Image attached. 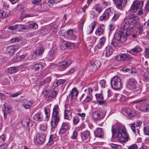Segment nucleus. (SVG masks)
Returning <instances> with one entry per match:
<instances>
[{
    "label": "nucleus",
    "instance_id": "nucleus-1",
    "mask_svg": "<svg viewBox=\"0 0 149 149\" xmlns=\"http://www.w3.org/2000/svg\"><path fill=\"white\" fill-rule=\"evenodd\" d=\"M111 131L112 138H118L119 141L122 143L128 141L129 135L123 126L118 127V128L116 129L114 128L113 126H112Z\"/></svg>",
    "mask_w": 149,
    "mask_h": 149
},
{
    "label": "nucleus",
    "instance_id": "nucleus-2",
    "mask_svg": "<svg viewBox=\"0 0 149 149\" xmlns=\"http://www.w3.org/2000/svg\"><path fill=\"white\" fill-rule=\"evenodd\" d=\"M133 31L131 30H130L124 27L122 29L118 32L116 33L114 37L117 41L120 42H123L127 40V37L130 35Z\"/></svg>",
    "mask_w": 149,
    "mask_h": 149
},
{
    "label": "nucleus",
    "instance_id": "nucleus-3",
    "mask_svg": "<svg viewBox=\"0 0 149 149\" xmlns=\"http://www.w3.org/2000/svg\"><path fill=\"white\" fill-rule=\"evenodd\" d=\"M139 19L137 16L134 14L129 15L123 21L124 27L132 31V29L135 24V23L133 24V21Z\"/></svg>",
    "mask_w": 149,
    "mask_h": 149
},
{
    "label": "nucleus",
    "instance_id": "nucleus-4",
    "mask_svg": "<svg viewBox=\"0 0 149 149\" xmlns=\"http://www.w3.org/2000/svg\"><path fill=\"white\" fill-rule=\"evenodd\" d=\"M60 115L59 112V108L58 105H55L53 109L52 119L51 122L52 130L55 127L60 120Z\"/></svg>",
    "mask_w": 149,
    "mask_h": 149
},
{
    "label": "nucleus",
    "instance_id": "nucleus-5",
    "mask_svg": "<svg viewBox=\"0 0 149 149\" xmlns=\"http://www.w3.org/2000/svg\"><path fill=\"white\" fill-rule=\"evenodd\" d=\"M112 87L114 89L118 90L122 88V82L118 77L115 76L111 80Z\"/></svg>",
    "mask_w": 149,
    "mask_h": 149
},
{
    "label": "nucleus",
    "instance_id": "nucleus-6",
    "mask_svg": "<svg viewBox=\"0 0 149 149\" xmlns=\"http://www.w3.org/2000/svg\"><path fill=\"white\" fill-rule=\"evenodd\" d=\"M49 89L45 88L43 89L42 92L45 99L48 101L50 100L53 98H55L57 94L56 91H52L49 92Z\"/></svg>",
    "mask_w": 149,
    "mask_h": 149
},
{
    "label": "nucleus",
    "instance_id": "nucleus-7",
    "mask_svg": "<svg viewBox=\"0 0 149 149\" xmlns=\"http://www.w3.org/2000/svg\"><path fill=\"white\" fill-rule=\"evenodd\" d=\"M142 123L139 120H137L136 122H134L130 125L131 129L133 132L136 135H140V130L138 128V127L141 125Z\"/></svg>",
    "mask_w": 149,
    "mask_h": 149
},
{
    "label": "nucleus",
    "instance_id": "nucleus-8",
    "mask_svg": "<svg viewBox=\"0 0 149 149\" xmlns=\"http://www.w3.org/2000/svg\"><path fill=\"white\" fill-rule=\"evenodd\" d=\"M143 4V3L142 2L135 0L134 1L131 6L130 9V10L132 12L135 13L138 9H140Z\"/></svg>",
    "mask_w": 149,
    "mask_h": 149
},
{
    "label": "nucleus",
    "instance_id": "nucleus-9",
    "mask_svg": "<svg viewBox=\"0 0 149 149\" xmlns=\"http://www.w3.org/2000/svg\"><path fill=\"white\" fill-rule=\"evenodd\" d=\"M71 63V60L68 59L66 61L59 62L57 64V65L60 70L63 71L69 66Z\"/></svg>",
    "mask_w": 149,
    "mask_h": 149
},
{
    "label": "nucleus",
    "instance_id": "nucleus-10",
    "mask_svg": "<svg viewBox=\"0 0 149 149\" xmlns=\"http://www.w3.org/2000/svg\"><path fill=\"white\" fill-rule=\"evenodd\" d=\"M137 82L135 79L131 78L128 80L127 82V86L128 88L132 90H135L136 89Z\"/></svg>",
    "mask_w": 149,
    "mask_h": 149
},
{
    "label": "nucleus",
    "instance_id": "nucleus-11",
    "mask_svg": "<svg viewBox=\"0 0 149 149\" xmlns=\"http://www.w3.org/2000/svg\"><path fill=\"white\" fill-rule=\"evenodd\" d=\"M36 142L40 144H42L45 140V134L38 133L36 134Z\"/></svg>",
    "mask_w": 149,
    "mask_h": 149
},
{
    "label": "nucleus",
    "instance_id": "nucleus-12",
    "mask_svg": "<svg viewBox=\"0 0 149 149\" xmlns=\"http://www.w3.org/2000/svg\"><path fill=\"white\" fill-rule=\"evenodd\" d=\"M110 9H107L104 12L103 15L99 18V19L101 21L107 20L110 19Z\"/></svg>",
    "mask_w": 149,
    "mask_h": 149
},
{
    "label": "nucleus",
    "instance_id": "nucleus-13",
    "mask_svg": "<svg viewBox=\"0 0 149 149\" xmlns=\"http://www.w3.org/2000/svg\"><path fill=\"white\" fill-rule=\"evenodd\" d=\"M128 0H116L115 4L118 9H121L126 4Z\"/></svg>",
    "mask_w": 149,
    "mask_h": 149
},
{
    "label": "nucleus",
    "instance_id": "nucleus-14",
    "mask_svg": "<svg viewBox=\"0 0 149 149\" xmlns=\"http://www.w3.org/2000/svg\"><path fill=\"white\" fill-rule=\"evenodd\" d=\"M92 91L93 89L89 87L87 89V93H86V99L83 101L84 102H88L92 100L93 97L91 94Z\"/></svg>",
    "mask_w": 149,
    "mask_h": 149
},
{
    "label": "nucleus",
    "instance_id": "nucleus-15",
    "mask_svg": "<svg viewBox=\"0 0 149 149\" xmlns=\"http://www.w3.org/2000/svg\"><path fill=\"white\" fill-rule=\"evenodd\" d=\"M17 46L11 45L8 46L7 48V52L10 55H13L15 52L18 49Z\"/></svg>",
    "mask_w": 149,
    "mask_h": 149
},
{
    "label": "nucleus",
    "instance_id": "nucleus-16",
    "mask_svg": "<svg viewBox=\"0 0 149 149\" xmlns=\"http://www.w3.org/2000/svg\"><path fill=\"white\" fill-rule=\"evenodd\" d=\"M120 15L119 13L115 12H112L110 9V19L112 21L115 22L117 20Z\"/></svg>",
    "mask_w": 149,
    "mask_h": 149
},
{
    "label": "nucleus",
    "instance_id": "nucleus-17",
    "mask_svg": "<svg viewBox=\"0 0 149 149\" xmlns=\"http://www.w3.org/2000/svg\"><path fill=\"white\" fill-rule=\"evenodd\" d=\"M78 94V91L76 88H74L70 91V93L68 97L71 99H74L76 98Z\"/></svg>",
    "mask_w": 149,
    "mask_h": 149
},
{
    "label": "nucleus",
    "instance_id": "nucleus-18",
    "mask_svg": "<svg viewBox=\"0 0 149 149\" xmlns=\"http://www.w3.org/2000/svg\"><path fill=\"white\" fill-rule=\"evenodd\" d=\"M68 129V124L67 123H63L62 125L61 128L59 131V134H63L66 132Z\"/></svg>",
    "mask_w": 149,
    "mask_h": 149
},
{
    "label": "nucleus",
    "instance_id": "nucleus-19",
    "mask_svg": "<svg viewBox=\"0 0 149 149\" xmlns=\"http://www.w3.org/2000/svg\"><path fill=\"white\" fill-rule=\"evenodd\" d=\"M10 13V11L6 9L4 10L0 11V18H4L8 17Z\"/></svg>",
    "mask_w": 149,
    "mask_h": 149
},
{
    "label": "nucleus",
    "instance_id": "nucleus-20",
    "mask_svg": "<svg viewBox=\"0 0 149 149\" xmlns=\"http://www.w3.org/2000/svg\"><path fill=\"white\" fill-rule=\"evenodd\" d=\"M142 50L141 48L139 46H136L133 49L130 50L129 52L132 54H135L140 53Z\"/></svg>",
    "mask_w": 149,
    "mask_h": 149
},
{
    "label": "nucleus",
    "instance_id": "nucleus-21",
    "mask_svg": "<svg viewBox=\"0 0 149 149\" xmlns=\"http://www.w3.org/2000/svg\"><path fill=\"white\" fill-rule=\"evenodd\" d=\"M125 113L129 117H133L135 115V113L134 109H133L127 108L125 111Z\"/></svg>",
    "mask_w": 149,
    "mask_h": 149
},
{
    "label": "nucleus",
    "instance_id": "nucleus-22",
    "mask_svg": "<svg viewBox=\"0 0 149 149\" xmlns=\"http://www.w3.org/2000/svg\"><path fill=\"white\" fill-rule=\"evenodd\" d=\"M33 118L34 120L37 122L41 121L43 120V116L40 112H38L35 114Z\"/></svg>",
    "mask_w": 149,
    "mask_h": 149
},
{
    "label": "nucleus",
    "instance_id": "nucleus-23",
    "mask_svg": "<svg viewBox=\"0 0 149 149\" xmlns=\"http://www.w3.org/2000/svg\"><path fill=\"white\" fill-rule=\"evenodd\" d=\"M104 27L103 24L100 25L96 29L95 31V34L97 36H100L104 32Z\"/></svg>",
    "mask_w": 149,
    "mask_h": 149
},
{
    "label": "nucleus",
    "instance_id": "nucleus-24",
    "mask_svg": "<svg viewBox=\"0 0 149 149\" xmlns=\"http://www.w3.org/2000/svg\"><path fill=\"white\" fill-rule=\"evenodd\" d=\"M33 104V103L32 101H28L25 102L22 104V106L26 109H30Z\"/></svg>",
    "mask_w": 149,
    "mask_h": 149
},
{
    "label": "nucleus",
    "instance_id": "nucleus-25",
    "mask_svg": "<svg viewBox=\"0 0 149 149\" xmlns=\"http://www.w3.org/2000/svg\"><path fill=\"white\" fill-rule=\"evenodd\" d=\"M101 64L99 61H95L93 63L91 64V66L93 67V70L95 71L99 68Z\"/></svg>",
    "mask_w": 149,
    "mask_h": 149
},
{
    "label": "nucleus",
    "instance_id": "nucleus-26",
    "mask_svg": "<svg viewBox=\"0 0 149 149\" xmlns=\"http://www.w3.org/2000/svg\"><path fill=\"white\" fill-rule=\"evenodd\" d=\"M95 134L96 136L101 138L103 136L104 132L101 128H97L95 132Z\"/></svg>",
    "mask_w": 149,
    "mask_h": 149
},
{
    "label": "nucleus",
    "instance_id": "nucleus-27",
    "mask_svg": "<svg viewBox=\"0 0 149 149\" xmlns=\"http://www.w3.org/2000/svg\"><path fill=\"white\" fill-rule=\"evenodd\" d=\"M67 34L68 37L72 40H75L77 38L74 33H73V30L72 29L68 30L67 32Z\"/></svg>",
    "mask_w": 149,
    "mask_h": 149
},
{
    "label": "nucleus",
    "instance_id": "nucleus-28",
    "mask_svg": "<svg viewBox=\"0 0 149 149\" xmlns=\"http://www.w3.org/2000/svg\"><path fill=\"white\" fill-rule=\"evenodd\" d=\"M106 41V39L104 37L100 38L99 42L97 44V47L98 49L101 48L104 45Z\"/></svg>",
    "mask_w": 149,
    "mask_h": 149
},
{
    "label": "nucleus",
    "instance_id": "nucleus-29",
    "mask_svg": "<svg viewBox=\"0 0 149 149\" xmlns=\"http://www.w3.org/2000/svg\"><path fill=\"white\" fill-rule=\"evenodd\" d=\"M139 110L142 111H149V104H141L140 106Z\"/></svg>",
    "mask_w": 149,
    "mask_h": 149
},
{
    "label": "nucleus",
    "instance_id": "nucleus-30",
    "mask_svg": "<svg viewBox=\"0 0 149 149\" xmlns=\"http://www.w3.org/2000/svg\"><path fill=\"white\" fill-rule=\"evenodd\" d=\"M106 56L109 57L113 53L112 48L111 47H108L106 48Z\"/></svg>",
    "mask_w": 149,
    "mask_h": 149
},
{
    "label": "nucleus",
    "instance_id": "nucleus-31",
    "mask_svg": "<svg viewBox=\"0 0 149 149\" xmlns=\"http://www.w3.org/2000/svg\"><path fill=\"white\" fill-rule=\"evenodd\" d=\"M11 106H4L3 109V113L5 114H8L11 111Z\"/></svg>",
    "mask_w": 149,
    "mask_h": 149
},
{
    "label": "nucleus",
    "instance_id": "nucleus-32",
    "mask_svg": "<svg viewBox=\"0 0 149 149\" xmlns=\"http://www.w3.org/2000/svg\"><path fill=\"white\" fill-rule=\"evenodd\" d=\"M81 134L82 136L85 139H89L90 138V133L88 131H86L83 132Z\"/></svg>",
    "mask_w": 149,
    "mask_h": 149
},
{
    "label": "nucleus",
    "instance_id": "nucleus-33",
    "mask_svg": "<svg viewBox=\"0 0 149 149\" xmlns=\"http://www.w3.org/2000/svg\"><path fill=\"white\" fill-rule=\"evenodd\" d=\"M100 114V113L98 111L93 112L92 114L93 119L97 120L100 119L101 118Z\"/></svg>",
    "mask_w": 149,
    "mask_h": 149
},
{
    "label": "nucleus",
    "instance_id": "nucleus-34",
    "mask_svg": "<svg viewBox=\"0 0 149 149\" xmlns=\"http://www.w3.org/2000/svg\"><path fill=\"white\" fill-rule=\"evenodd\" d=\"M71 112L69 111H65L64 112V118L66 119L70 120L71 118Z\"/></svg>",
    "mask_w": 149,
    "mask_h": 149
},
{
    "label": "nucleus",
    "instance_id": "nucleus-35",
    "mask_svg": "<svg viewBox=\"0 0 149 149\" xmlns=\"http://www.w3.org/2000/svg\"><path fill=\"white\" fill-rule=\"evenodd\" d=\"M33 67L35 69V70H42L43 68V65L41 64L37 63L33 64Z\"/></svg>",
    "mask_w": 149,
    "mask_h": 149
},
{
    "label": "nucleus",
    "instance_id": "nucleus-36",
    "mask_svg": "<svg viewBox=\"0 0 149 149\" xmlns=\"http://www.w3.org/2000/svg\"><path fill=\"white\" fill-rule=\"evenodd\" d=\"M18 70L17 67H11L8 69V71L9 73H14L17 72Z\"/></svg>",
    "mask_w": 149,
    "mask_h": 149
},
{
    "label": "nucleus",
    "instance_id": "nucleus-37",
    "mask_svg": "<svg viewBox=\"0 0 149 149\" xmlns=\"http://www.w3.org/2000/svg\"><path fill=\"white\" fill-rule=\"evenodd\" d=\"M66 48L67 49H72L74 48V44L69 42L65 43Z\"/></svg>",
    "mask_w": 149,
    "mask_h": 149
},
{
    "label": "nucleus",
    "instance_id": "nucleus-38",
    "mask_svg": "<svg viewBox=\"0 0 149 149\" xmlns=\"http://www.w3.org/2000/svg\"><path fill=\"white\" fill-rule=\"evenodd\" d=\"M122 61H128L130 59V56L127 54H121Z\"/></svg>",
    "mask_w": 149,
    "mask_h": 149
},
{
    "label": "nucleus",
    "instance_id": "nucleus-39",
    "mask_svg": "<svg viewBox=\"0 0 149 149\" xmlns=\"http://www.w3.org/2000/svg\"><path fill=\"white\" fill-rule=\"evenodd\" d=\"M46 4H40V6L39 8H40L39 10L41 12H44L47 10L46 8Z\"/></svg>",
    "mask_w": 149,
    "mask_h": 149
},
{
    "label": "nucleus",
    "instance_id": "nucleus-40",
    "mask_svg": "<svg viewBox=\"0 0 149 149\" xmlns=\"http://www.w3.org/2000/svg\"><path fill=\"white\" fill-rule=\"evenodd\" d=\"M11 42H19L20 43L22 42V40L21 39L19 38H13L10 40Z\"/></svg>",
    "mask_w": 149,
    "mask_h": 149
},
{
    "label": "nucleus",
    "instance_id": "nucleus-41",
    "mask_svg": "<svg viewBox=\"0 0 149 149\" xmlns=\"http://www.w3.org/2000/svg\"><path fill=\"white\" fill-rule=\"evenodd\" d=\"M97 100L98 101L103 99V97L101 93H97L95 95Z\"/></svg>",
    "mask_w": 149,
    "mask_h": 149
},
{
    "label": "nucleus",
    "instance_id": "nucleus-42",
    "mask_svg": "<svg viewBox=\"0 0 149 149\" xmlns=\"http://www.w3.org/2000/svg\"><path fill=\"white\" fill-rule=\"evenodd\" d=\"M109 145L111 148L115 149H120L121 147V146L120 145L113 143L110 144Z\"/></svg>",
    "mask_w": 149,
    "mask_h": 149
},
{
    "label": "nucleus",
    "instance_id": "nucleus-43",
    "mask_svg": "<svg viewBox=\"0 0 149 149\" xmlns=\"http://www.w3.org/2000/svg\"><path fill=\"white\" fill-rule=\"evenodd\" d=\"M66 80L65 79H60L56 81V84L57 85H60L65 82Z\"/></svg>",
    "mask_w": 149,
    "mask_h": 149
},
{
    "label": "nucleus",
    "instance_id": "nucleus-44",
    "mask_svg": "<svg viewBox=\"0 0 149 149\" xmlns=\"http://www.w3.org/2000/svg\"><path fill=\"white\" fill-rule=\"evenodd\" d=\"M143 130L145 134L147 135H149V126L145 127Z\"/></svg>",
    "mask_w": 149,
    "mask_h": 149
},
{
    "label": "nucleus",
    "instance_id": "nucleus-45",
    "mask_svg": "<svg viewBox=\"0 0 149 149\" xmlns=\"http://www.w3.org/2000/svg\"><path fill=\"white\" fill-rule=\"evenodd\" d=\"M16 29H18L19 31L23 29H26V28L24 27V25L22 24H16Z\"/></svg>",
    "mask_w": 149,
    "mask_h": 149
},
{
    "label": "nucleus",
    "instance_id": "nucleus-46",
    "mask_svg": "<svg viewBox=\"0 0 149 149\" xmlns=\"http://www.w3.org/2000/svg\"><path fill=\"white\" fill-rule=\"evenodd\" d=\"M40 129L41 130H46L47 129V125L46 123L41 125L40 126Z\"/></svg>",
    "mask_w": 149,
    "mask_h": 149
},
{
    "label": "nucleus",
    "instance_id": "nucleus-47",
    "mask_svg": "<svg viewBox=\"0 0 149 149\" xmlns=\"http://www.w3.org/2000/svg\"><path fill=\"white\" fill-rule=\"evenodd\" d=\"M79 121V119L77 116H75L73 117V122L74 125L77 124Z\"/></svg>",
    "mask_w": 149,
    "mask_h": 149
},
{
    "label": "nucleus",
    "instance_id": "nucleus-48",
    "mask_svg": "<svg viewBox=\"0 0 149 149\" xmlns=\"http://www.w3.org/2000/svg\"><path fill=\"white\" fill-rule=\"evenodd\" d=\"M78 136V132L77 131H74L72 135L71 136V138L72 139H76Z\"/></svg>",
    "mask_w": 149,
    "mask_h": 149
},
{
    "label": "nucleus",
    "instance_id": "nucleus-49",
    "mask_svg": "<svg viewBox=\"0 0 149 149\" xmlns=\"http://www.w3.org/2000/svg\"><path fill=\"white\" fill-rule=\"evenodd\" d=\"M29 28L36 29L38 28V25L35 23L31 24L29 25Z\"/></svg>",
    "mask_w": 149,
    "mask_h": 149
},
{
    "label": "nucleus",
    "instance_id": "nucleus-50",
    "mask_svg": "<svg viewBox=\"0 0 149 149\" xmlns=\"http://www.w3.org/2000/svg\"><path fill=\"white\" fill-rule=\"evenodd\" d=\"M138 146L136 144H134L130 146L128 148V149H137Z\"/></svg>",
    "mask_w": 149,
    "mask_h": 149
},
{
    "label": "nucleus",
    "instance_id": "nucleus-51",
    "mask_svg": "<svg viewBox=\"0 0 149 149\" xmlns=\"http://www.w3.org/2000/svg\"><path fill=\"white\" fill-rule=\"evenodd\" d=\"M119 97L120 98V101L121 102H124L126 99L125 96L123 95H120Z\"/></svg>",
    "mask_w": 149,
    "mask_h": 149
},
{
    "label": "nucleus",
    "instance_id": "nucleus-52",
    "mask_svg": "<svg viewBox=\"0 0 149 149\" xmlns=\"http://www.w3.org/2000/svg\"><path fill=\"white\" fill-rule=\"evenodd\" d=\"M96 25V24L95 22H93L92 23V26L91 27V31L89 32V33L91 34L93 32V30L95 27Z\"/></svg>",
    "mask_w": 149,
    "mask_h": 149
},
{
    "label": "nucleus",
    "instance_id": "nucleus-53",
    "mask_svg": "<svg viewBox=\"0 0 149 149\" xmlns=\"http://www.w3.org/2000/svg\"><path fill=\"white\" fill-rule=\"evenodd\" d=\"M8 147V144L7 143L2 144L0 146V149H6Z\"/></svg>",
    "mask_w": 149,
    "mask_h": 149
},
{
    "label": "nucleus",
    "instance_id": "nucleus-54",
    "mask_svg": "<svg viewBox=\"0 0 149 149\" xmlns=\"http://www.w3.org/2000/svg\"><path fill=\"white\" fill-rule=\"evenodd\" d=\"M75 70L74 68H72L70 70L68 71L66 73V74L67 75L73 73L75 71Z\"/></svg>",
    "mask_w": 149,
    "mask_h": 149
},
{
    "label": "nucleus",
    "instance_id": "nucleus-55",
    "mask_svg": "<svg viewBox=\"0 0 149 149\" xmlns=\"http://www.w3.org/2000/svg\"><path fill=\"white\" fill-rule=\"evenodd\" d=\"M56 54L55 52L53 50H51L49 52V55L53 58H54V56Z\"/></svg>",
    "mask_w": 149,
    "mask_h": 149
},
{
    "label": "nucleus",
    "instance_id": "nucleus-56",
    "mask_svg": "<svg viewBox=\"0 0 149 149\" xmlns=\"http://www.w3.org/2000/svg\"><path fill=\"white\" fill-rule=\"evenodd\" d=\"M45 111V114L46 115L47 117L48 116H49V112L50 111V109H46L45 107L44 109Z\"/></svg>",
    "mask_w": 149,
    "mask_h": 149
},
{
    "label": "nucleus",
    "instance_id": "nucleus-57",
    "mask_svg": "<svg viewBox=\"0 0 149 149\" xmlns=\"http://www.w3.org/2000/svg\"><path fill=\"white\" fill-rule=\"evenodd\" d=\"M100 84L101 85V86L102 87H105V84H106V81L104 80H102L100 81Z\"/></svg>",
    "mask_w": 149,
    "mask_h": 149
},
{
    "label": "nucleus",
    "instance_id": "nucleus-58",
    "mask_svg": "<svg viewBox=\"0 0 149 149\" xmlns=\"http://www.w3.org/2000/svg\"><path fill=\"white\" fill-rule=\"evenodd\" d=\"M139 34L141 33L143 31V26L142 25H139L138 26Z\"/></svg>",
    "mask_w": 149,
    "mask_h": 149
},
{
    "label": "nucleus",
    "instance_id": "nucleus-59",
    "mask_svg": "<svg viewBox=\"0 0 149 149\" xmlns=\"http://www.w3.org/2000/svg\"><path fill=\"white\" fill-rule=\"evenodd\" d=\"M34 16V15L32 14H25L24 15L23 17L24 18H26L32 17Z\"/></svg>",
    "mask_w": 149,
    "mask_h": 149
},
{
    "label": "nucleus",
    "instance_id": "nucleus-60",
    "mask_svg": "<svg viewBox=\"0 0 149 149\" xmlns=\"http://www.w3.org/2000/svg\"><path fill=\"white\" fill-rule=\"evenodd\" d=\"M66 47H66L65 43L61 45L60 48L62 50H64L65 49H67Z\"/></svg>",
    "mask_w": 149,
    "mask_h": 149
},
{
    "label": "nucleus",
    "instance_id": "nucleus-61",
    "mask_svg": "<svg viewBox=\"0 0 149 149\" xmlns=\"http://www.w3.org/2000/svg\"><path fill=\"white\" fill-rule=\"evenodd\" d=\"M111 46L114 47H117L118 45V43L116 42L112 41L111 43Z\"/></svg>",
    "mask_w": 149,
    "mask_h": 149
},
{
    "label": "nucleus",
    "instance_id": "nucleus-62",
    "mask_svg": "<svg viewBox=\"0 0 149 149\" xmlns=\"http://www.w3.org/2000/svg\"><path fill=\"white\" fill-rule=\"evenodd\" d=\"M16 25H15L13 26H10L9 27L8 29L9 30H11L12 31H13L16 29Z\"/></svg>",
    "mask_w": 149,
    "mask_h": 149
},
{
    "label": "nucleus",
    "instance_id": "nucleus-63",
    "mask_svg": "<svg viewBox=\"0 0 149 149\" xmlns=\"http://www.w3.org/2000/svg\"><path fill=\"white\" fill-rule=\"evenodd\" d=\"M121 55H117L115 56V58L118 61H122Z\"/></svg>",
    "mask_w": 149,
    "mask_h": 149
},
{
    "label": "nucleus",
    "instance_id": "nucleus-64",
    "mask_svg": "<svg viewBox=\"0 0 149 149\" xmlns=\"http://www.w3.org/2000/svg\"><path fill=\"white\" fill-rule=\"evenodd\" d=\"M145 9L146 11H149V1L146 3Z\"/></svg>",
    "mask_w": 149,
    "mask_h": 149
}]
</instances>
